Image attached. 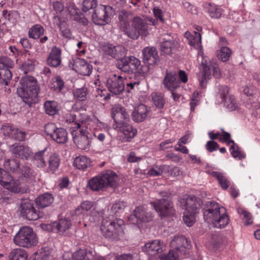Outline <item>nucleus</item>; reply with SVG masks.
<instances>
[{"mask_svg": "<svg viewBox=\"0 0 260 260\" xmlns=\"http://www.w3.org/2000/svg\"><path fill=\"white\" fill-rule=\"evenodd\" d=\"M73 9L75 11L74 20L82 23L84 25H86L88 22L87 17H90L94 23L100 25H105L110 21L108 15V10H111V7L110 6L100 5L92 12H88L86 15L81 13L77 8L73 7Z\"/></svg>", "mask_w": 260, "mask_h": 260, "instance_id": "1", "label": "nucleus"}, {"mask_svg": "<svg viewBox=\"0 0 260 260\" xmlns=\"http://www.w3.org/2000/svg\"><path fill=\"white\" fill-rule=\"evenodd\" d=\"M20 86L17 93L24 103L30 106L38 101L39 87L37 80L32 76H24L20 81Z\"/></svg>", "mask_w": 260, "mask_h": 260, "instance_id": "2", "label": "nucleus"}, {"mask_svg": "<svg viewBox=\"0 0 260 260\" xmlns=\"http://www.w3.org/2000/svg\"><path fill=\"white\" fill-rule=\"evenodd\" d=\"M118 175L112 171L107 170L90 179L88 185L93 191H100L108 187L115 188L118 185Z\"/></svg>", "mask_w": 260, "mask_h": 260, "instance_id": "3", "label": "nucleus"}, {"mask_svg": "<svg viewBox=\"0 0 260 260\" xmlns=\"http://www.w3.org/2000/svg\"><path fill=\"white\" fill-rule=\"evenodd\" d=\"M124 221L121 219L113 220L104 219L101 226L103 236L109 240L118 241L124 234Z\"/></svg>", "mask_w": 260, "mask_h": 260, "instance_id": "4", "label": "nucleus"}, {"mask_svg": "<svg viewBox=\"0 0 260 260\" xmlns=\"http://www.w3.org/2000/svg\"><path fill=\"white\" fill-rule=\"evenodd\" d=\"M13 241L17 245L28 248L37 244L38 238L32 228L24 226L20 228L14 236Z\"/></svg>", "mask_w": 260, "mask_h": 260, "instance_id": "5", "label": "nucleus"}, {"mask_svg": "<svg viewBox=\"0 0 260 260\" xmlns=\"http://www.w3.org/2000/svg\"><path fill=\"white\" fill-rule=\"evenodd\" d=\"M162 199L156 202H151V204L161 217L171 216L174 214L173 203L170 199V193L166 191L159 192Z\"/></svg>", "mask_w": 260, "mask_h": 260, "instance_id": "6", "label": "nucleus"}, {"mask_svg": "<svg viewBox=\"0 0 260 260\" xmlns=\"http://www.w3.org/2000/svg\"><path fill=\"white\" fill-rule=\"evenodd\" d=\"M74 124L75 126L72 127L71 131L74 143L80 149L85 150L88 148L90 142L87 128L78 123Z\"/></svg>", "mask_w": 260, "mask_h": 260, "instance_id": "7", "label": "nucleus"}, {"mask_svg": "<svg viewBox=\"0 0 260 260\" xmlns=\"http://www.w3.org/2000/svg\"><path fill=\"white\" fill-rule=\"evenodd\" d=\"M18 211L21 218L29 221L36 220L42 216L35 208L34 202L28 199L21 200Z\"/></svg>", "mask_w": 260, "mask_h": 260, "instance_id": "8", "label": "nucleus"}, {"mask_svg": "<svg viewBox=\"0 0 260 260\" xmlns=\"http://www.w3.org/2000/svg\"><path fill=\"white\" fill-rule=\"evenodd\" d=\"M147 32V23L140 17H134L133 18L132 27L128 28L125 34L132 39H137L140 35L146 36Z\"/></svg>", "mask_w": 260, "mask_h": 260, "instance_id": "9", "label": "nucleus"}, {"mask_svg": "<svg viewBox=\"0 0 260 260\" xmlns=\"http://www.w3.org/2000/svg\"><path fill=\"white\" fill-rule=\"evenodd\" d=\"M140 64V60L135 56L126 55L117 60L116 64L118 69L128 74L136 72Z\"/></svg>", "mask_w": 260, "mask_h": 260, "instance_id": "10", "label": "nucleus"}, {"mask_svg": "<svg viewBox=\"0 0 260 260\" xmlns=\"http://www.w3.org/2000/svg\"><path fill=\"white\" fill-rule=\"evenodd\" d=\"M111 114L115 122L113 125L114 129L121 127L130 121L129 114L125 109L119 105H116L112 107Z\"/></svg>", "mask_w": 260, "mask_h": 260, "instance_id": "11", "label": "nucleus"}, {"mask_svg": "<svg viewBox=\"0 0 260 260\" xmlns=\"http://www.w3.org/2000/svg\"><path fill=\"white\" fill-rule=\"evenodd\" d=\"M211 66L210 62L208 63L207 61H202L201 63V70L202 77L200 80V85L202 88H205L207 82V80L210 78L211 72L210 70L212 69L213 71V75L216 78H218L221 76L220 70L218 68L215 66Z\"/></svg>", "mask_w": 260, "mask_h": 260, "instance_id": "12", "label": "nucleus"}, {"mask_svg": "<svg viewBox=\"0 0 260 260\" xmlns=\"http://www.w3.org/2000/svg\"><path fill=\"white\" fill-rule=\"evenodd\" d=\"M222 209L223 210L222 214L220 212L219 213L216 212L214 214H212L210 212H206L205 215L208 216L206 221L211 223L215 228H224L229 223L230 219L228 214L224 212V208H222Z\"/></svg>", "mask_w": 260, "mask_h": 260, "instance_id": "13", "label": "nucleus"}, {"mask_svg": "<svg viewBox=\"0 0 260 260\" xmlns=\"http://www.w3.org/2000/svg\"><path fill=\"white\" fill-rule=\"evenodd\" d=\"M108 90L114 95H119L123 93L125 86L122 77L115 75L109 78L106 82Z\"/></svg>", "mask_w": 260, "mask_h": 260, "instance_id": "14", "label": "nucleus"}, {"mask_svg": "<svg viewBox=\"0 0 260 260\" xmlns=\"http://www.w3.org/2000/svg\"><path fill=\"white\" fill-rule=\"evenodd\" d=\"M165 249L164 243L160 240H155L145 243L142 247L143 252L150 257H154L161 253Z\"/></svg>", "mask_w": 260, "mask_h": 260, "instance_id": "15", "label": "nucleus"}, {"mask_svg": "<svg viewBox=\"0 0 260 260\" xmlns=\"http://www.w3.org/2000/svg\"><path fill=\"white\" fill-rule=\"evenodd\" d=\"M172 250H174L176 252L181 255H184L186 249H189L191 245L187 239L182 235L176 236L171 241L170 243Z\"/></svg>", "mask_w": 260, "mask_h": 260, "instance_id": "16", "label": "nucleus"}, {"mask_svg": "<svg viewBox=\"0 0 260 260\" xmlns=\"http://www.w3.org/2000/svg\"><path fill=\"white\" fill-rule=\"evenodd\" d=\"M153 216L151 213L147 211L143 206H139L135 208L130 218L134 220L136 219L137 224L143 222H148L153 219Z\"/></svg>", "mask_w": 260, "mask_h": 260, "instance_id": "17", "label": "nucleus"}, {"mask_svg": "<svg viewBox=\"0 0 260 260\" xmlns=\"http://www.w3.org/2000/svg\"><path fill=\"white\" fill-rule=\"evenodd\" d=\"M72 225L70 220L67 218L60 219L58 221H54L49 224H42L43 229L51 230L60 234H63L69 230Z\"/></svg>", "mask_w": 260, "mask_h": 260, "instance_id": "18", "label": "nucleus"}, {"mask_svg": "<svg viewBox=\"0 0 260 260\" xmlns=\"http://www.w3.org/2000/svg\"><path fill=\"white\" fill-rule=\"evenodd\" d=\"M72 69L83 76H89L92 72V67L83 59L77 58L73 60Z\"/></svg>", "mask_w": 260, "mask_h": 260, "instance_id": "19", "label": "nucleus"}, {"mask_svg": "<svg viewBox=\"0 0 260 260\" xmlns=\"http://www.w3.org/2000/svg\"><path fill=\"white\" fill-rule=\"evenodd\" d=\"M103 51L106 55L117 59V60L126 54L125 48L121 45L114 46L112 44H108L103 47Z\"/></svg>", "mask_w": 260, "mask_h": 260, "instance_id": "20", "label": "nucleus"}, {"mask_svg": "<svg viewBox=\"0 0 260 260\" xmlns=\"http://www.w3.org/2000/svg\"><path fill=\"white\" fill-rule=\"evenodd\" d=\"M203 202L201 200L194 196L188 197L185 201L184 207L186 213L195 215L200 210Z\"/></svg>", "mask_w": 260, "mask_h": 260, "instance_id": "21", "label": "nucleus"}, {"mask_svg": "<svg viewBox=\"0 0 260 260\" xmlns=\"http://www.w3.org/2000/svg\"><path fill=\"white\" fill-rule=\"evenodd\" d=\"M165 88L169 90H175L179 87L180 81L175 71L167 72L163 80Z\"/></svg>", "mask_w": 260, "mask_h": 260, "instance_id": "22", "label": "nucleus"}, {"mask_svg": "<svg viewBox=\"0 0 260 260\" xmlns=\"http://www.w3.org/2000/svg\"><path fill=\"white\" fill-rule=\"evenodd\" d=\"M2 131L5 136L19 141L25 140V133L8 124L3 125Z\"/></svg>", "mask_w": 260, "mask_h": 260, "instance_id": "23", "label": "nucleus"}, {"mask_svg": "<svg viewBox=\"0 0 260 260\" xmlns=\"http://www.w3.org/2000/svg\"><path fill=\"white\" fill-rule=\"evenodd\" d=\"M143 62L145 64L154 65L159 61L157 51L155 47H145L143 50Z\"/></svg>", "mask_w": 260, "mask_h": 260, "instance_id": "24", "label": "nucleus"}, {"mask_svg": "<svg viewBox=\"0 0 260 260\" xmlns=\"http://www.w3.org/2000/svg\"><path fill=\"white\" fill-rule=\"evenodd\" d=\"M10 151L15 157L27 159L31 154L28 146L23 145L14 144L10 146Z\"/></svg>", "mask_w": 260, "mask_h": 260, "instance_id": "25", "label": "nucleus"}, {"mask_svg": "<svg viewBox=\"0 0 260 260\" xmlns=\"http://www.w3.org/2000/svg\"><path fill=\"white\" fill-rule=\"evenodd\" d=\"M61 51L59 48L53 47L47 59V64L54 68L58 67L61 62Z\"/></svg>", "mask_w": 260, "mask_h": 260, "instance_id": "26", "label": "nucleus"}, {"mask_svg": "<svg viewBox=\"0 0 260 260\" xmlns=\"http://www.w3.org/2000/svg\"><path fill=\"white\" fill-rule=\"evenodd\" d=\"M133 18V14L131 11L122 10L119 12L118 19L120 27L125 34L129 27V22Z\"/></svg>", "mask_w": 260, "mask_h": 260, "instance_id": "27", "label": "nucleus"}, {"mask_svg": "<svg viewBox=\"0 0 260 260\" xmlns=\"http://www.w3.org/2000/svg\"><path fill=\"white\" fill-rule=\"evenodd\" d=\"M148 112L146 107L143 104H140L133 112L132 119L136 122L143 121L146 119Z\"/></svg>", "mask_w": 260, "mask_h": 260, "instance_id": "28", "label": "nucleus"}, {"mask_svg": "<svg viewBox=\"0 0 260 260\" xmlns=\"http://www.w3.org/2000/svg\"><path fill=\"white\" fill-rule=\"evenodd\" d=\"M53 201L54 198L52 195L47 193L39 196L35 200V203L39 209L50 206Z\"/></svg>", "mask_w": 260, "mask_h": 260, "instance_id": "29", "label": "nucleus"}, {"mask_svg": "<svg viewBox=\"0 0 260 260\" xmlns=\"http://www.w3.org/2000/svg\"><path fill=\"white\" fill-rule=\"evenodd\" d=\"M94 251L90 250L79 249L72 254L73 260H93Z\"/></svg>", "mask_w": 260, "mask_h": 260, "instance_id": "30", "label": "nucleus"}, {"mask_svg": "<svg viewBox=\"0 0 260 260\" xmlns=\"http://www.w3.org/2000/svg\"><path fill=\"white\" fill-rule=\"evenodd\" d=\"M178 43L173 40H166L163 41L160 45V50L162 53L167 55H171L173 51L177 48Z\"/></svg>", "mask_w": 260, "mask_h": 260, "instance_id": "31", "label": "nucleus"}, {"mask_svg": "<svg viewBox=\"0 0 260 260\" xmlns=\"http://www.w3.org/2000/svg\"><path fill=\"white\" fill-rule=\"evenodd\" d=\"M52 139L58 144H65L68 140V134L64 128L59 127L53 135Z\"/></svg>", "mask_w": 260, "mask_h": 260, "instance_id": "32", "label": "nucleus"}, {"mask_svg": "<svg viewBox=\"0 0 260 260\" xmlns=\"http://www.w3.org/2000/svg\"><path fill=\"white\" fill-rule=\"evenodd\" d=\"M9 257L10 260H26L27 254L25 250L16 248L11 251Z\"/></svg>", "mask_w": 260, "mask_h": 260, "instance_id": "33", "label": "nucleus"}, {"mask_svg": "<svg viewBox=\"0 0 260 260\" xmlns=\"http://www.w3.org/2000/svg\"><path fill=\"white\" fill-rule=\"evenodd\" d=\"M74 166L78 169L84 170L90 166V160L85 156H80L75 159Z\"/></svg>", "mask_w": 260, "mask_h": 260, "instance_id": "34", "label": "nucleus"}, {"mask_svg": "<svg viewBox=\"0 0 260 260\" xmlns=\"http://www.w3.org/2000/svg\"><path fill=\"white\" fill-rule=\"evenodd\" d=\"M12 74L9 69L0 66V84L8 85L12 79Z\"/></svg>", "mask_w": 260, "mask_h": 260, "instance_id": "35", "label": "nucleus"}, {"mask_svg": "<svg viewBox=\"0 0 260 260\" xmlns=\"http://www.w3.org/2000/svg\"><path fill=\"white\" fill-rule=\"evenodd\" d=\"M129 122H127L126 124H124L121 127H118V128H119L120 131H121L125 136V137L127 139H131L134 138L136 133L137 130L133 127V126L129 124Z\"/></svg>", "mask_w": 260, "mask_h": 260, "instance_id": "36", "label": "nucleus"}, {"mask_svg": "<svg viewBox=\"0 0 260 260\" xmlns=\"http://www.w3.org/2000/svg\"><path fill=\"white\" fill-rule=\"evenodd\" d=\"M221 209L219 207L218 204L215 202H208L206 204L205 211L204 212V217L205 221L207 220V216L205 213L210 212L212 214H214L215 213H219L220 212ZM221 210H222L221 209Z\"/></svg>", "mask_w": 260, "mask_h": 260, "instance_id": "37", "label": "nucleus"}, {"mask_svg": "<svg viewBox=\"0 0 260 260\" xmlns=\"http://www.w3.org/2000/svg\"><path fill=\"white\" fill-rule=\"evenodd\" d=\"M44 33V29L43 26L39 24H36L30 28L28 31L29 38L38 39L41 35Z\"/></svg>", "mask_w": 260, "mask_h": 260, "instance_id": "38", "label": "nucleus"}, {"mask_svg": "<svg viewBox=\"0 0 260 260\" xmlns=\"http://www.w3.org/2000/svg\"><path fill=\"white\" fill-rule=\"evenodd\" d=\"M3 186L15 193L24 192L23 191L21 190L19 186V181L14 180L12 176L10 181H8V183H5Z\"/></svg>", "mask_w": 260, "mask_h": 260, "instance_id": "39", "label": "nucleus"}, {"mask_svg": "<svg viewBox=\"0 0 260 260\" xmlns=\"http://www.w3.org/2000/svg\"><path fill=\"white\" fill-rule=\"evenodd\" d=\"M17 173L21 174L22 177L30 180L34 179L36 176L35 171L26 166H22L18 170Z\"/></svg>", "mask_w": 260, "mask_h": 260, "instance_id": "40", "label": "nucleus"}, {"mask_svg": "<svg viewBox=\"0 0 260 260\" xmlns=\"http://www.w3.org/2000/svg\"><path fill=\"white\" fill-rule=\"evenodd\" d=\"M82 10L85 13L84 15L91 12L96 8L98 5L97 0H84L82 3Z\"/></svg>", "mask_w": 260, "mask_h": 260, "instance_id": "41", "label": "nucleus"}, {"mask_svg": "<svg viewBox=\"0 0 260 260\" xmlns=\"http://www.w3.org/2000/svg\"><path fill=\"white\" fill-rule=\"evenodd\" d=\"M4 165L6 170L18 173L20 164L18 160L13 158L6 160Z\"/></svg>", "mask_w": 260, "mask_h": 260, "instance_id": "42", "label": "nucleus"}, {"mask_svg": "<svg viewBox=\"0 0 260 260\" xmlns=\"http://www.w3.org/2000/svg\"><path fill=\"white\" fill-rule=\"evenodd\" d=\"M49 168L50 171L54 172L58 167L60 164L59 155L56 153H53L50 155L49 160Z\"/></svg>", "mask_w": 260, "mask_h": 260, "instance_id": "43", "label": "nucleus"}, {"mask_svg": "<svg viewBox=\"0 0 260 260\" xmlns=\"http://www.w3.org/2000/svg\"><path fill=\"white\" fill-rule=\"evenodd\" d=\"M151 96L155 106L157 108H162L165 103L163 95L160 93L153 92Z\"/></svg>", "mask_w": 260, "mask_h": 260, "instance_id": "44", "label": "nucleus"}, {"mask_svg": "<svg viewBox=\"0 0 260 260\" xmlns=\"http://www.w3.org/2000/svg\"><path fill=\"white\" fill-rule=\"evenodd\" d=\"M188 43L196 48L201 47V35L199 32L194 31L193 35L189 40Z\"/></svg>", "mask_w": 260, "mask_h": 260, "instance_id": "45", "label": "nucleus"}, {"mask_svg": "<svg viewBox=\"0 0 260 260\" xmlns=\"http://www.w3.org/2000/svg\"><path fill=\"white\" fill-rule=\"evenodd\" d=\"M232 54L231 50L226 47L221 48L218 54V57L223 62L227 61Z\"/></svg>", "mask_w": 260, "mask_h": 260, "instance_id": "46", "label": "nucleus"}, {"mask_svg": "<svg viewBox=\"0 0 260 260\" xmlns=\"http://www.w3.org/2000/svg\"><path fill=\"white\" fill-rule=\"evenodd\" d=\"M44 108L47 114L54 115L57 111L56 103L54 101H47L44 104Z\"/></svg>", "mask_w": 260, "mask_h": 260, "instance_id": "47", "label": "nucleus"}, {"mask_svg": "<svg viewBox=\"0 0 260 260\" xmlns=\"http://www.w3.org/2000/svg\"><path fill=\"white\" fill-rule=\"evenodd\" d=\"M87 89L86 87L77 88L73 91L74 98L79 101H84L86 99Z\"/></svg>", "mask_w": 260, "mask_h": 260, "instance_id": "48", "label": "nucleus"}, {"mask_svg": "<svg viewBox=\"0 0 260 260\" xmlns=\"http://www.w3.org/2000/svg\"><path fill=\"white\" fill-rule=\"evenodd\" d=\"M44 152L45 150L36 153L34 156V159L36 163L38 166L41 168L44 167L46 166V162L44 157Z\"/></svg>", "mask_w": 260, "mask_h": 260, "instance_id": "49", "label": "nucleus"}, {"mask_svg": "<svg viewBox=\"0 0 260 260\" xmlns=\"http://www.w3.org/2000/svg\"><path fill=\"white\" fill-rule=\"evenodd\" d=\"M92 203L90 201L83 202L80 206L75 210V213L77 215L80 214L84 212L89 210L92 207Z\"/></svg>", "mask_w": 260, "mask_h": 260, "instance_id": "50", "label": "nucleus"}, {"mask_svg": "<svg viewBox=\"0 0 260 260\" xmlns=\"http://www.w3.org/2000/svg\"><path fill=\"white\" fill-rule=\"evenodd\" d=\"M179 256L181 255L176 253L174 250H170L168 253L160 255L159 258L160 260H178Z\"/></svg>", "mask_w": 260, "mask_h": 260, "instance_id": "51", "label": "nucleus"}, {"mask_svg": "<svg viewBox=\"0 0 260 260\" xmlns=\"http://www.w3.org/2000/svg\"><path fill=\"white\" fill-rule=\"evenodd\" d=\"M35 68V64L32 60H27L22 63L20 67L21 70L25 74L28 72L34 71Z\"/></svg>", "mask_w": 260, "mask_h": 260, "instance_id": "52", "label": "nucleus"}, {"mask_svg": "<svg viewBox=\"0 0 260 260\" xmlns=\"http://www.w3.org/2000/svg\"><path fill=\"white\" fill-rule=\"evenodd\" d=\"M52 80V88H54L55 90L58 89L60 91L64 87V83L60 76H56Z\"/></svg>", "mask_w": 260, "mask_h": 260, "instance_id": "53", "label": "nucleus"}, {"mask_svg": "<svg viewBox=\"0 0 260 260\" xmlns=\"http://www.w3.org/2000/svg\"><path fill=\"white\" fill-rule=\"evenodd\" d=\"M208 12L213 18H219L222 14L220 8L210 5L208 8Z\"/></svg>", "mask_w": 260, "mask_h": 260, "instance_id": "54", "label": "nucleus"}, {"mask_svg": "<svg viewBox=\"0 0 260 260\" xmlns=\"http://www.w3.org/2000/svg\"><path fill=\"white\" fill-rule=\"evenodd\" d=\"M228 98L226 99L222 102L224 103V106L231 111L234 110L236 108L235 99L232 95H229Z\"/></svg>", "mask_w": 260, "mask_h": 260, "instance_id": "55", "label": "nucleus"}, {"mask_svg": "<svg viewBox=\"0 0 260 260\" xmlns=\"http://www.w3.org/2000/svg\"><path fill=\"white\" fill-rule=\"evenodd\" d=\"M57 129L58 128L53 123H49L44 126L45 133L47 135L49 136L51 138H52L53 135H54Z\"/></svg>", "mask_w": 260, "mask_h": 260, "instance_id": "56", "label": "nucleus"}, {"mask_svg": "<svg viewBox=\"0 0 260 260\" xmlns=\"http://www.w3.org/2000/svg\"><path fill=\"white\" fill-rule=\"evenodd\" d=\"M238 212L239 214L243 215L244 218L246 219L245 225H247L252 223L251 215L250 212L242 208H238Z\"/></svg>", "mask_w": 260, "mask_h": 260, "instance_id": "57", "label": "nucleus"}, {"mask_svg": "<svg viewBox=\"0 0 260 260\" xmlns=\"http://www.w3.org/2000/svg\"><path fill=\"white\" fill-rule=\"evenodd\" d=\"M11 176L7 171L0 168V184L3 186L5 183H8L10 181Z\"/></svg>", "mask_w": 260, "mask_h": 260, "instance_id": "58", "label": "nucleus"}, {"mask_svg": "<svg viewBox=\"0 0 260 260\" xmlns=\"http://www.w3.org/2000/svg\"><path fill=\"white\" fill-rule=\"evenodd\" d=\"M0 66H3V68L9 69L13 68L14 62L9 57H3L0 59Z\"/></svg>", "mask_w": 260, "mask_h": 260, "instance_id": "59", "label": "nucleus"}, {"mask_svg": "<svg viewBox=\"0 0 260 260\" xmlns=\"http://www.w3.org/2000/svg\"><path fill=\"white\" fill-rule=\"evenodd\" d=\"M229 93V88L227 86L222 85L219 86L218 94L222 99V102L229 98L228 96L230 95Z\"/></svg>", "mask_w": 260, "mask_h": 260, "instance_id": "60", "label": "nucleus"}, {"mask_svg": "<svg viewBox=\"0 0 260 260\" xmlns=\"http://www.w3.org/2000/svg\"><path fill=\"white\" fill-rule=\"evenodd\" d=\"M222 137H219L218 138L219 140L221 142H224L226 143L227 144L229 145L231 143H234V141L231 139V135L229 133H228L224 131V129H222Z\"/></svg>", "mask_w": 260, "mask_h": 260, "instance_id": "61", "label": "nucleus"}, {"mask_svg": "<svg viewBox=\"0 0 260 260\" xmlns=\"http://www.w3.org/2000/svg\"><path fill=\"white\" fill-rule=\"evenodd\" d=\"M231 149L232 150L231 154L234 157H238L241 159L244 157V155L239 150V147L237 145L236 146L235 143H233V145L231 146Z\"/></svg>", "mask_w": 260, "mask_h": 260, "instance_id": "62", "label": "nucleus"}, {"mask_svg": "<svg viewBox=\"0 0 260 260\" xmlns=\"http://www.w3.org/2000/svg\"><path fill=\"white\" fill-rule=\"evenodd\" d=\"M218 148V144L214 141H209L206 144V148L209 152L215 151Z\"/></svg>", "mask_w": 260, "mask_h": 260, "instance_id": "63", "label": "nucleus"}, {"mask_svg": "<svg viewBox=\"0 0 260 260\" xmlns=\"http://www.w3.org/2000/svg\"><path fill=\"white\" fill-rule=\"evenodd\" d=\"M194 220V215L186 213L183 216V221L188 226H191Z\"/></svg>", "mask_w": 260, "mask_h": 260, "instance_id": "64", "label": "nucleus"}]
</instances>
